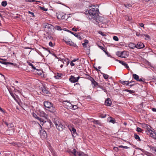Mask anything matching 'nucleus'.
I'll return each mask as SVG.
<instances>
[{
  "label": "nucleus",
  "mask_w": 156,
  "mask_h": 156,
  "mask_svg": "<svg viewBox=\"0 0 156 156\" xmlns=\"http://www.w3.org/2000/svg\"><path fill=\"white\" fill-rule=\"evenodd\" d=\"M117 61L121 64L122 65L124 66L126 68L128 69L129 68V67L127 64L124 61H121L120 60H117Z\"/></svg>",
  "instance_id": "obj_18"
},
{
  "label": "nucleus",
  "mask_w": 156,
  "mask_h": 156,
  "mask_svg": "<svg viewBox=\"0 0 156 156\" xmlns=\"http://www.w3.org/2000/svg\"><path fill=\"white\" fill-rule=\"evenodd\" d=\"M112 104V101L109 98H107L105 101V104L107 106H110Z\"/></svg>",
  "instance_id": "obj_15"
},
{
  "label": "nucleus",
  "mask_w": 156,
  "mask_h": 156,
  "mask_svg": "<svg viewBox=\"0 0 156 156\" xmlns=\"http://www.w3.org/2000/svg\"><path fill=\"white\" fill-rule=\"evenodd\" d=\"M150 135L151 137L154 139L156 137V134L154 132H150Z\"/></svg>",
  "instance_id": "obj_28"
},
{
  "label": "nucleus",
  "mask_w": 156,
  "mask_h": 156,
  "mask_svg": "<svg viewBox=\"0 0 156 156\" xmlns=\"http://www.w3.org/2000/svg\"><path fill=\"white\" fill-rule=\"evenodd\" d=\"M124 5L125 7L126 8L130 7H131L132 5L130 4H128L127 3H126L124 4Z\"/></svg>",
  "instance_id": "obj_40"
},
{
  "label": "nucleus",
  "mask_w": 156,
  "mask_h": 156,
  "mask_svg": "<svg viewBox=\"0 0 156 156\" xmlns=\"http://www.w3.org/2000/svg\"><path fill=\"white\" fill-rule=\"evenodd\" d=\"M98 33L99 34H100L101 35H102L103 36H106V35L105 34H104V33L103 32H102V31H99L98 32Z\"/></svg>",
  "instance_id": "obj_51"
},
{
  "label": "nucleus",
  "mask_w": 156,
  "mask_h": 156,
  "mask_svg": "<svg viewBox=\"0 0 156 156\" xmlns=\"http://www.w3.org/2000/svg\"><path fill=\"white\" fill-rule=\"evenodd\" d=\"M140 25L141 27H144V25L143 23H140Z\"/></svg>",
  "instance_id": "obj_62"
},
{
  "label": "nucleus",
  "mask_w": 156,
  "mask_h": 156,
  "mask_svg": "<svg viewBox=\"0 0 156 156\" xmlns=\"http://www.w3.org/2000/svg\"><path fill=\"white\" fill-rule=\"evenodd\" d=\"M129 47L130 48L133 49L136 48V45L133 43H130L129 44Z\"/></svg>",
  "instance_id": "obj_26"
},
{
  "label": "nucleus",
  "mask_w": 156,
  "mask_h": 156,
  "mask_svg": "<svg viewBox=\"0 0 156 156\" xmlns=\"http://www.w3.org/2000/svg\"><path fill=\"white\" fill-rule=\"evenodd\" d=\"M58 65H60L62 64H64V62L61 60H58L57 62Z\"/></svg>",
  "instance_id": "obj_45"
},
{
  "label": "nucleus",
  "mask_w": 156,
  "mask_h": 156,
  "mask_svg": "<svg viewBox=\"0 0 156 156\" xmlns=\"http://www.w3.org/2000/svg\"><path fill=\"white\" fill-rule=\"evenodd\" d=\"M26 1L28 2H36L35 0H25Z\"/></svg>",
  "instance_id": "obj_55"
},
{
  "label": "nucleus",
  "mask_w": 156,
  "mask_h": 156,
  "mask_svg": "<svg viewBox=\"0 0 156 156\" xmlns=\"http://www.w3.org/2000/svg\"><path fill=\"white\" fill-rule=\"evenodd\" d=\"M49 108V111L51 113H54L55 112V107L53 106V105Z\"/></svg>",
  "instance_id": "obj_23"
},
{
  "label": "nucleus",
  "mask_w": 156,
  "mask_h": 156,
  "mask_svg": "<svg viewBox=\"0 0 156 156\" xmlns=\"http://www.w3.org/2000/svg\"><path fill=\"white\" fill-rule=\"evenodd\" d=\"M54 123L57 129L59 131H62L65 128V126L58 121H55Z\"/></svg>",
  "instance_id": "obj_2"
},
{
  "label": "nucleus",
  "mask_w": 156,
  "mask_h": 156,
  "mask_svg": "<svg viewBox=\"0 0 156 156\" xmlns=\"http://www.w3.org/2000/svg\"><path fill=\"white\" fill-rule=\"evenodd\" d=\"M75 156H88L87 154H84L81 151H76V153H75Z\"/></svg>",
  "instance_id": "obj_11"
},
{
  "label": "nucleus",
  "mask_w": 156,
  "mask_h": 156,
  "mask_svg": "<svg viewBox=\"0 0 156 156\" xmlns=\"http://www.w3.org/2000/svg\"><path fill=\"white\" fill-rule=\"evenodd\" d=\"M64 104H65L66 106H67L66 108L69 109H72L74 107L73 106V105H72L70 102H67L66 103Z\"/></svg>",
  "instance_id": "obj_17"
},
{
  "label": "nucleus",
  "mask_w": 156,
  "mask_h": 156,
  "mask_svg": "<svg viewBox=\"0 0 156 156\" xmlns=\"http://www.w3.org/2000/svg\"><path fill=\"white\" fill-rule=\"evenodd\" d=\"M62 74H61L57 73V76H55V77L56 78V79H59V78L61 77Z\"/></svg>",
  "instance_id": "obj_46"
},
{
  "label": "nucleus",
  "mask_w": 156,
  "mask_h": 156,
  "mask_svg": "<svg viewBox=\"0 0 156 156\" xmlns=\"http://www.w3.org/2000/svg\"><path fill=\"white\" fill-rule=\"evenodd\" d=\"M146 37L148 39H150V36H149L147 35H146L144 34H143V37Z\"/></svg>",
  "instance_id": "obj_53"
},
{
  "label": "nucleus",
  "mask_w": 156,
  "mask_h": 156,
  "mask_svg": "<svg viewBox=\"0 0 156 156\" xmlns=\"http://www.w3.org/2000/svg\"><path fill=\"white\" fill-rule=\"evenodd\" d=\"M53 104L49 101H44V106L46 108H48L51 107Z\"/></svg>",
  "instance_id": "obj_12"
},
{
  "label": "nucleus",
  "mask_w": 156,
  "mask_h": 156,
  "mask_svg": "<svg viewBox=\"0 0 156 156\" xmlns=\"http://www.w3.org/2000/svg\"><path fill=\"white\" fill-rule=\"evenodd\" d=\"M134 82V81H121L120 83L123 85H126V86H129L130 87H132L134 85V84H129L130 83H132Z\"/></svg>",
  "instance_id": "obj_9"
},
{
  "label": "nucleus",
  "mask_w": 156,
  "mask_h": 156,
  "mask_svg": "<svg viewBox=\"0 0 156 156\" xmlns=\"http://www.w3.org/2000/svg\"><path fill=\"white\" fill-rule=\"evenodd\" d=\"M41 129L40 130L39 134L41 136V138L42 139H46L47 136V135L46 131L44 129H42L41 126H40Z\"/></svg>",
  "instance_id": "obj_4"
},
{
  "label": "nucleus",
  "mask_w": 156,
  "mask_h": 156,
  "mask_svg": "<svg viewBox=\"0 0 156 156\" xmlns=\"http://www.w3.org/2000/svg\"><path fill=\"white\" fill-rule=\"evenodd\" d=\"M72 61L70 62V65L71 66H73L75 65V64Z\"/></svg>",
  "instance_id": "obj_64"
},
{
  "label": "nucleus",
  "mask_w": 156,
  "mask_h": 156,
  "mask_svg": "<svg viewBox=\"0 0 156 156\" xmlns=\"http://www.w3.org/2000/svg\"><path fill=\"white\" fill-rule=\"evenodd\" d=\"M142 129L139 127H137V129H136V131L138 132H141L142 131Z\"/></svg>",
  "instance_id": "obj_52"
},
{
  "label": "nucleus",
  "mask_w": 156,
  "mask_h": 156,
  "mask_svg": "<svg viewBox=\"0 0 156 156\" xmlns=\"http://www.w3.org/2000/svg\"><path fill=\"white\" fill-rule=\"evenodd\" d=\"M126 91L129 93L130 94H133L135 92V91L133 90H126Z\"/></svg>",
  "instance_id": "obj_47"
},
{
  "label": "nucleus",
  "mask_w": 156,
  "mask_h": 156,
  "mask_svg": "<svg viewBox=\"0 0 156 156\" xmlns=\"http://www.w3.org/2000/svg\"><path fill=\"white\" fill-rule=\"evenodd\" d=\"M108 120L110 122H112L113 123H115V119L112 117H110L109 119H108Z\"/></svg>",
  "instance_id": "obj_32"
},
{
  "label": "nucleus",
  "mask_w": 156,
  "mask_h": 156,
  "mask_svg": "<svg viewBox=\"0 0 156 156\" xmlns=\"http://www.w3.org/2000/svg\"><path fill=\"white\" fill-rule=\"evenodd\" d=\"M114 149L116 151H117L118 150V148L117 147H114Z\"/></svg>",
  "instance_id": "obj_61"
},
{
  "label": "nucleus",
  "mask_w": 156,
  "mask_h": 156,
  "mask_svg": "<svg viewBox=\"0 0 156 156\" xmlns=\"http://www.w3.org/2000/svg\"><path fill=\"white\" fill-rule=\"evenodd\" d=\"M92 85H93V88H95L96 86H98L99 84L93 78L90 81Z\"/></svg>",
  "instance_id": "obj_13"
},
{
  "label": "nucleus",
  "mask_w": 156,
  "mask_h": 156,
  "mask_svg": "<svg viewBox=\"0 0 156 156\" xmlns=\"http://www.w3.org/2000/svg\"><path fill=\"white\" fill-rule=\"evenodd\" d=\"M99 48L101 50H102L106 54L108 55V52L105 49V48L101 46H99Z\"/></svg>",
  "instance_id": "obj_33"
},
{
  "label": "nucleus",
  "mask_w": 156,
  "mask_h": 156,
  "mask_svg": "<svg viewBox=\"0 0 156 156\" xmlns=\"http://www.w3.org/2000/svg\"><path fill=\"white\" fill-rule=\"evenodd\" d=\"M54 28L55 29L58 30H62L61 27L58 26H56Z\"/></svg>",
  "instance_id": "obj_42"
},
{
  "label": "nucleus",
  "mask_w": 156,
  "mask_h": 156,
  "mask_svg": "<svg viewBox=\"0 0 156 156\" xmlns=\"http://www.w3.org/2000/svg\"><path fill=\"white\" fill-rule=\"evenodd\" d=\"M0 111L4 113H5V111L3 110L0 107Z\"/></svg>",
  "instance_id": "obj_63"
},
{
  "label": "nucleus",
  "mask_w": 156,
  "mask_h": 156,
  "mask_svg": "<svg viewBox=\"0 0 156 156\" xmlns=\"http://www.w3.org/2000/svg\"><path fill=\"white\" fill-rule=\"evenodd\" d=\"M133 78L137 81L139 82H144L146 80L144 78H141L139 79V76L135 74L133 75Z\"/></svg>",
  "instance_id": "obj_6"
},
{
  "label": "nucleus",
  "mask_w": 156,
  "mask_h": 156,
  "mask_svg": "<svg viewBox=\"0 0 156 156\" xmlns=\"http://www.w3.org/2000/svg\"><path fill=\"white\" fill-rule=\"evenodd\" d=\"M29 12V13H30V14L33 17H34V13L33 12H30V11H29L28 12Z\"/></svg>",
  "instance_id": "obj_57"
},
{
  "label": "nucleus",
  "mask_w": 156,
  "mask_h": 156,
  "mask_svg": "<svg viewBox=\"0 0 156 156\" xmlns=\"http://www.w3.org/2000/svg\"><path fill=\"white\" fill-rule=\"evenodd\" d=\"M39 115L40 116L46 118L47 117V115L43 111H40V112Z\"/></svg>",
  "instance_id": "obj_21"
},
{
  "label": "nucleus",
  "mask_w": 156,
  "mask_h": 156,
  "mask_svg": "<svg viewBox=\"0 0 156 156\" xmlns=\"http://www.w3.org/2000/svg\"><path fill=\"white\" fill-rule=\"evenodd\" d=\"M9 127H10L11 129L13 130L14 129V127L13 125V124L12 123H9Z\"/></svg>",
  "instance_id": "obj_37"
},
{
  "label": "nucleus",
  "mask_w": 156,
  "mask_h": 156,
  "mask_svg": "<svg viewBox=\"0 0 156 156\" xmlns=\"http://www.w3.org/2000/svg\"><path fill=\"white\" fill-rule=\"evenodd\" d=\"M27 63L28 64V65L29 66H31L32 68L33 69H34V70H37L39 72V71H38V70L36 68V67L34 66L30 62H27Z\"/></svg>",
  "instance_id": "obj_25"
},
{
  "label": "nucleus",
  "mask_w": 156,
  "mask_h": 156,
  "mask_svg": "<svg viewBox=\"0 0 156 156\" xmlns=\"http://www.w3.org/2000/svg\"><path fill=\"white\" fill-rule=\"evenodd\" d=\"M84 43H82V45L84 47H86V45L88 43V41L87 40L85 39L84 40Z\"/></svg>",
  "instance_id": "obj_30"
},
{
  "label": "nucleus",
  "mask_w": 156,
  "mask_h": 156,
  "mask_svg": "<svg viewBox=\"0 0 156 156\" xmlns=\"http://www.w3.org/2000/svg\"><path fill=\"white\" fill-rule=\"evenodd\" d=\"M149 148L152 151L156 152V147L151 146H149Z\"/></svg>",
  "instance_id": "obj_38"
},
{
  "label": "nucleus",
  "mask_w": 156,
  "mask_h": 156,
  "mask_svg": "<svg viewBox=\"0 0 156 156\" xmlns=\"http://www.w3.org/2000/svg\"><path fill=\"white\" fill-rule=\"evenodd\" d=\"M134 137L135 139L138 141H140L141 139H140L139 136L136 133L134 134Z\"/></svg>",
  "instance_id": "obj_31"
},
{
  "label": "nucleus",
  "mask_w": 156,
  "mask_h": 156,
  "mask_svg": "<svg viewBox=\"0 0 156 156\" xmlns=\"http://www.w3.org/2000/svg\"><path fill=\"white\" fill-rule=\"evenodd\" d=\"M86 14H89L94 20L99 13V10H86Z\"/></svg>",
  "instance_id": "obj_1"
},
{
  "label": "nucleus",
  "mask_w": 156,
  "mask_h": 156,
  "mask_svg": "<svg viewBox=\"0 0 156 156\" xmlns=\"http://www.w3.org/2000/svg\"><path fill=\"white\" fill-rule=\"evenodd\" d=\"M10 93L11 95L13 97V98H14V99L15 101H17L16 98L17 97V96L15 95L16 96H15V95H14V94L10 92Z\"/></svg>",
  "instance_id": "obj_34"
},
{
  "label": "nucleus",
  "mask_w": 156,
  "mask_h": 156,
  "mask_svg": "<svg viewBox=\"0 0 156 156\" xmlns=\"http://www.w3.org/2000/svg\"><path fill=\"white\" fill-rule=\"evenodd\" d=\"M49 45L51 47H53V44L51 42H49Z\"/></svg>",
  "instance_id": "obj_60"
},
{
  "label": "nucleus",
  "mask_w": 156,
  "mask_h": 156,
  "mask_svg": "<svg viewBox=\"0 0 156 156\" xmlns=\"http://www.w3.org/2000/svg\"><path fill=\"white\" fill-rule=\"evenodd\" d=\"M99 87L101 89L103 90H104V92H107V90L103 88L102 86H99Z\"/></svg>",
  "instance_id": "obj_54"
},
{
  "label": "nucleus",
  "mask_w": 156,
  "mask_h": 156,
  "mask_svg": "<svg viewBox=\"0 0 156 156\" xmlns=\"http://www.w3.org/2000/svg\"><path fill=\"white\" fill-rule=\"evenodd\" d=\"M63 41L66 44H67L69 45L70 46H73L75 47H77L76 44L73 42L71 39L67 40L66 39H63Z\"/></svg>",
  "instance_id": "obj_5"
},
{
  "label": "nucleus",
  "mask_w": 156,
  "mask_h": 156,
  "mask_svg": "<svg viewBox=\"0 0 156 156\" xmlns=\"http://www.w3.org/2000/svg\"><path fill=\"white\" fill-rule=\"evenodd\" d=\"M14 91L16 93V92H18V93H19L21 94V92H22V90H17L16 89H14Z\"/></svg>",
  "instance_id": "obj_48"
},
{
  "label": "nucleus",
  "mask_w": 156,
  "mask_h": 156,
  "mask_svg": "<svg viewBox=\"0 0 156 156\" xmlns=\"http://www.w3.org/2000/svg\"><path fill=\"white\" fill-rule=\"evenodd\" d=\"M7 5V2L6 1H4L2 2V5L3 6H5Z\"/></svg>",
  "instance_id": "obj_41"
},
{
  "label": "nucleus",
  "mask_w": 156,
  "mask_h": 156,
  "mask_svg": "<svg viewBox=\"0 0 156 156\" xmlns=\"http://www.w3.org/2000/svg\"><path fill=\"white\" fill-rule=\"evenodd\" d=\"M67 152L71 154H73L74 156H75V153H76V151L75 149H73V150H68Z\"/></svg>",
  "instance_id": "obj_22"
},
{
  "label": "nucleus",
  "mask_w": 156,
  "mask_h": 156,
  "mask_svg": "<svg viewBox=\"0 0 156 156\" xmlns=\"http://www.w3.org/2000/svg\"><path fill=\"white\" fill-rule=\"evenodd\" d=\"M136 35L139 37H143V34H140L139 32H137L136 33Z\"/></svg>",
  "instance_id": "obj_43"
},
{
  "label": "nucleus",
  "mask_w": 156,
  "mask_h": 156,
  "mask_svg": "<svg viewBox=\"0 0 156 156\" xmlns=\"http://www.w3.org/2000/svg\"><path fill=\"white\" fill-rule=\"evenodd\" d=\"M104 18L103 17L100 16L99 15V14L96 17L94 18V20H95L96 22L97 23H103V20Z\"/></svg>",
  "instance_id": "obj_8"
},
{
  "label": "nucleus",
  "mask_w": 156,
  "mask_h": 156,
  "mask_svg": "<svg viewBox=\"0 0 156 156\" xmlns=\"http://www.w3.org/2000/svg\"><path fill=\"white\" fill-rule=\"evenodd\" d=\"M80 78V76L75 77L74 76L71 75L70 76L69 78V81L72 83H75L78 82Z\"/></svg>",
  "instance_id": "obj_7"
},
{
  "label": "nucleus",
  "mask_w": 156,
  "mask_h": 156,
  "mask_svg": "<svg viewBox=\"0 0 156 156\" xmlns=\"http://www.w3.org/2000/svg\"><path fill=\"white\" fill-rule=\"evenodd\" d=\"M101 73L103 75V77L104 79H107L108 78L109 76L108 75L104 73H102L101 72Z\"/></svg>",
  "instance_id": "obj_35"
},
{
  "label": "nucleus",
  "mask_w": 156,
  "mask_h": 156,
  "mask_svg": "<svg viewBox=\"0 0 156 156\" xmlns=\"http://www.w3.org/2000/svg\"><path fill=\"white\" fill-rule=\"evenodd\" d=\"M33 116L35 118L37 119H39V117L35 113H33Z\"/></svg>",
  "instance_id": "obj_49"
},
{
  "label": "nucleus",
  "mask_w": 156,
  "mask_h": 156,
  "mask_svg": "<svg viewBox=\"0 0 156 156\" xmlns=\"http://www.w3.org/2000/svg\"><path fill=\"white\" fill-rule=\"evenodd\" d=\"M78 29V28H76L74 27L72 29V30L74 31H76Z\"/></svg>",
  "instance_id": "obj_58"
},
{
  "label": "nucleus",
  "mask_w": 156,
  "mask_h": 156,
  "mask_svg": "<svg viewBox=\"0 0 156 156\" xmlns=\"http://www.w3.org/2000/svg\"><path fill=\"white\" fill-rule=\"evenodd\" d=\"M38 23H34L33 25L34 28L35 29H36L38 27Z\"/></svg>",
  "instance_id": "obj_44"
},
{
  "label": "nucleus",
  "mask_w": 156,
  "mask_h": 156,
  "mask_svg": "<svg viewBox=\"0 0 156 156\" xmlns=\"http://www.w3.org/2000/svg\"><path fill=\"white\" fill-rule=\"evenodd\" d=\"M67 31L68 32H69V33H71V34L74 35L75 37H77L78 39H79L80 40H81L82 39V38H81V37L80 35H78V34H77L76 33L73 32H71V31L69 30H68Z\"/></svg>",
  "instance_id": "obj_20"
},
{
  "label": "nucleus",
  "mask_w": 156,
  "mask_h": 156,
  "mask_svg": "<svg viewBox=\"0 0 156 156\" xmlns=\"http://www.w3.org/2000/svg\"><path fill=\"white\" fill-rule=\"evenodd\" d=\"M40 89L41 91L44 94H48L49 92L46 89L44 86H42L40 88Z\"/></svg>",
  "instance_id": "obj_14"
},
{
  "label": "nucleus",
  "mask_w": 156,
  "mask_h": 156,
  "mask_svg": "<svg viewBox=\"0 0 156 156\" xmlns=\"http://www.w3.org/2000/svg\"><path fill=\"white\" fill-rule=\"evenodd\" d=\"M113 39L116 41H118L119 40L118 38L116 36H114L113 37Z\"/></svg>",
  "instance_id": "obj_50"
},
{
  "label": "nucleus",
  "mask_w": 156,
  "mask_h": 156,
  "mask_svg": "<svg viewBox=\"0 0 156 156\" xmlns=\"http://www.w3.org/2000/svg\"><path fill=\"white\" fill-rule=\"evenodd\" d=\"M54 27L51 24L48 23L45 24V30L48 31V32L50 33H51L52 29H54Z\"/></svg>",
  "instance_id": "obj_3"
},
{
  "label": "nucleus",
  "mask_w": 156,
  "mask_h": 156,
  "mask_svg": "<svg viewBox=\"0 0 156 156\" xmlns=\"http://www.w3.org/2000/svg\"><path fill=\"white\" fill-rule=\"evenodd\" d=\"M90 7H92L89 10H98L99 6L98 5H91V6H89Z\"/></svg>",
  "instance_id": "obj_16"
},
{
  "label": "nucleus",
  "mask_w": 156,
  "mask_h": 156,
  "mask_svg": "<svg viewBox=\"0 0 156 156\" xmlns=\"http://www.w3.org/2000/svg\"><path fill=\"white\" fill-rule=\"evenodd\" d=\"M70 130L71 131L72 134H74L76 133V129L73 127L69 128Z\"/></svg>",
  "instance_id": "obj_27"
},
{
  "label": "nucleus",
  "mask_w": 156,
  "mask_h": 156,
  "mask_svg": "<svg viewBox=\"0 0 156 156\" xmlns=\"http://www.w3.org/2000/svg\"><path fill=\"white\" fill-rule=\"evenodd\" d=\"M124 52L118 51L116 52V55L119 57L125 58V57L123 56Z\"/></svg>",
  "instance_id": "obj_19"
},
{
  "label": "nucleus",
  "mask_w": 156,
  "mask_h": 156,
  "mask_svg": "<svg viewBox=\"0 0 156 156\" xmlns=\"http://www.w3.org/2000/svg\"><path fill=\"white\" fill-rule=\"evenodd\" d=\"M90 121L91 122H93L94 124H99V121L98 120H95L94 119H90Z\"/></svg>",
  "instance_id": "obj_29"
},
{
  "label": "nucleus",
  "mask_w": 156,
  "mask_h": 156,
  "mask_svg": "<svg viewBox=\"0 0 156 156\" xmlns=\"http://www.w3.org/2000/svg\"><path fill=\"white\" fill-rule=\"evenodd\" d=\"M43 48L44 50L45 51H47L48 52H50V51L48 50L47 48H44V47H43Z\"/></svg>",
  "instance_id": "obj_59"
},
{
  "label": "nucleus",
  "mask_w": 156,
  "mask_h": 156,
  "mask_svg": "<svg viewBox=\"0 0 156 156\" xmlns=\"http://www.w3.org/2000/svg\"><path fill=\"white\" fill-rule=\"evenodd\" d=\"M86 78L88 80H89L90 81H91L93 78L91 77V76L88 75L86 74Z\"/></svg>",
  "instance_id": "obj_39"
},
{
  "label": "nucleus",
  "mask_w": 156,
  "mask_h": 156,
  "mask_svg": "<svg viewBox=\"0 0 156 156\" xmlns=\"http://www.w3.org/2000/svg\"><path fill=\"white\" fill-rule=\"evenodd\" d=\"M37 119L39 120L41 122H42L43 123H44V120L43 119H42L40 118L39 117V119Z\"/></svg>",
  "instance_id": "obj_56"
},
{
  "label": "nucleus",
  "mask_w": 156,
  "mask_h": 156,
  "mask_svg": "<svg viewBox=\"0 0 156 156\" xmlns=\"http://www.w3.org/2000/svg\"><path fill=\"white\" fill-rule=\"evenodd\" d=\"M146 127L147 131L149 132L150 133V132H153V130H154V129L149 125H147Z\"/></svg>",
  "instance_id": "obj_24"
},
{
  "label": "nucleus",
  "mask_w": 156,
  "mask_h": 156,
  "mask_svg": "<svg viewBox=\"0 0 156 156\" xmlns=\"http://www.w3.org/2000/svg\"><path fill=\"white\" fill-rule=\"evenodd\" d=\"M144 45L143 43L141 42H138L137 44L136 45V48L138 49H141L144 48Z\"/></svg>",
  "instance_id": "obj_10"
},
{
  "label": "nucleus",
  "mask_w": 156,
  "mask_h": 156,
  "mask_svg": "<svg viewBox=\"0 0 156 156\" xmlns=\"http://www.w3.org/2000/svg\"><path fill=\"white\" fill-rule=\"evenodd\" d=\"M0 63L4 65H8V62L5 61V60H0Z\"/></svg>",
  "instance_id": "obj_36"
}]
</instances>
